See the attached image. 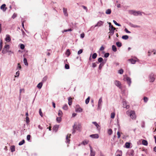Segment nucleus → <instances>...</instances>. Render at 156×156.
I'll return each instance as SVG.
<instances>
[{"instance_id":"32","label":"nucleus","mask_w":156,"mask_h":156,"mask_svg":"<svg viewBox=\"0 0 156 156\" xmlns=\"http://www.w3.org/2000/svg\"><path fill=\"white\" fill-rule=\"evenodd\" d=\"M107 14H110L111 13V10L110 9H108L105 12Z\"/></svg>"},{"instance_id":"37","label":"nucleus","mask_w":156,"mask_h":156,"mask_svg":"<svg viewBox=\"0 0 156 156\" xmlns=\"http://www.w3.org/2000/svg\"><path fill=\"white\" fill-rule=\"evenodd\" d=\"M90 97H88L87 98L86 100L85 103L86 104H87L89 103L90 101Z\"/></svg>"},{"instance_id":"3","label":"nucleus","mask_w":156,"mask_h":156,"mask_svg":"<svg viewBox=\"0 0 156 156\" xmlns=\"http://www.w3.org/2000/svg\"><path fill=\"white\" fill-rule=\"evenodd\" d=\"M129 13L134 16H137L139 15H142V12L140 11H136L134 10H129L128 11Z\"/></svg>"},{"instance_id":"2","label":"nucleus","mask_w":156,"mask_h":156,"mask_svg":"<svg viewBox=\"0 0 156 156\" xmlns=\"http://www.w3.org/2000/svg\"><path fill=\"white\" fill-rule=\"evenodd\" d=\"M109 24V30L110 31L108 33L110 35L112 36L114 34L115 32V28H114L113 26L112 25L111 23L109 22L108 23Z\"/></svg>"},{"instance_id":"10","label":"nucleus","mask_w":156,"mask_h":156,"mask_svg":"<svg viewBox=\"0 0 156 156\" xmlns=\"http://www.w3.org/2000/svg\"><path fill=\"white\" fill-rule=\"evenodd\" d=\"M123 105L124 108H125L127 109H128L129 108V106L128 105H127L126 102V101H123Z\"/></svg>"},{"instance_id":"43","label":"nucleus","mask_w":156,"mask_h":156,"mask_svg":"<svg viewBox=\"0 0 156 156\" xmlns=\"http://www.w3.org/2000/svg\"><path fill=\"white\" fill-rule=\"evenodd\" d=\"M97 56V54L96 53H94L92 56V58H96Z\"/></svg>"},{"instance_id":"34","label":"nucleus","mask_w":156,"mask_h":156,"mask_svg":"<svg viewBox=\"0 0 156 156\" xmlns=\"http://www.w3.org/2000/svg\"><path fill=\"white\" fill-rule=\"evenodd\" d=\"M11 151L13 152L15 151V147L14 146H11L10 147Z\"/></svg>"},{"instance_id":"53","label":"nucleus","mask_w":156,"mask_h":156,"mask_svg":"<svg viewBox=\"0 0 156 156\" xmlns=\"http://www.w3.org/2000/svg\"><path fill=\"white\" fill-rule=\"evenodd\" d=\"M88 143V141H84L83 142L82 144H84V145H85L86 144H87Z\"/></svg>"},{"instance_id":"11","label":"nucleus","mask_w":156,"mask_h":156,"mask_svg":"<svg viewBox=\"0 0 156 156\" xmlns=\"http://www.w3.org/2000/svg\"><path fill=\"white\" fill-rule=\"evenodd\" d=\"M154 75L153 73L151 74L150 75V81L151 82H153L155 80Z\"/></svg>"},{"instance_id":"36","label":"nucleus","mask_w":156,"mask_h":156,"mask_svg":"<svg viewBox=\"0 0 156 156\" xmlns=\"http://www.w3.org/2000/svg\"><path fill=\"white\" fill-rule=\"evenodd\" d=\"M112 132H112V130L111 129H109L108 130V133L110 135H112Z\"/></svg>"},{"instance_id":"45","label":"nucleus","mask_w":156,"mask_h":156,"mask_svg":"<svg viewBox=\"0 0 156 156\" xmlns=\"http://www.w3.org/2000/svg\"><path fill=\"white\" fill-rule=\"evenodd\" d=\"M109 55V53H106L104 54V57L105 58H107L108 57Z\"/></svg>"},{"instance_id":"54","label":"nucleus","mask_w":156,"mask_h":156,"mask_svg":"<svg viewBox=\"0 0 156 156\" xmlns=\"http://www.w3.org/2000/svg\"><path fill=\"white\" fill-rule=\"evenodd\" d=\"M72 31V30L71 29H69L67 30H64V32H67L68 31Z\"/></svg>"},{"instance_id":"18","label":"nucleus","mask_w":156,"mask_h":156,"mask_svg":"<svg viewBox=\"0 0 156 156\" xmlns=\"http://www.w3.org/2000/svg\"><path fill=\"white\" fill-rule=\"evenodd\" d=\"M64 62L66 64L65 65V68L66 69H68L69 68V66L68 64H67V63H68L67 61V59H66V60L64 61Z\"/></svg>"},{"instance_id":"23","label":"nucleus","mask_w":156,"mask_h":156,"mask_svg":"<svg viewBox=\"0 0 156 156\" xmlns=\"http://www.w3.org/2000/svg\"><path fill=\"white\" fill-rule=\"evenodd\" d=\"M5 41H6L9 42L11 41V38L10 37L9 35H7L6 36V37L5 39Z\"/></svg>"},{"instance_id":"51","label":"nucleus","mask_w":156,"mask_h":156,"mask_svg":"<svg viewBox=\"0 0 156 156\" xmlns=\"http://www.w3.org/2000/svg\"><path fill=\"white\" fill-rule=\"evenodd\" d=\"M39 113L40 115L42 117L43 116V113L41 112V108H40L39 110Z\"/></svg>"},{"instance_id":"62","label":"nucleus","mask_w":156,"mask_h":156,"mask_svg":"<svg viewBox=\"0 0 156 156\" xmlns=\"http://www.w3.org/2000/svg\"><path fill=\"white\" fill-rule=\"evenodd\" d=\"M85 36V34L84 33H83L80 34V37L81 38H83Z\"/></svg>"},{"instance_id":"47","label":"nucleus","mask_w":156,"mask_h":156,"mask_svg":"<svg viewBox=\"0 0 156 156\" xmlns=\"http://www.w3.org/2000/svg\"><path fill=\"white\" fill-rule=\"evenodd\" d=\"M144 100L145 102H147L148 100V98L147 97H144Z\"/></svg>"},{"instance_id":"27","label":"nucleus","mask_w":156,"mask_h":156,"mask_svg":"<svg viewBox=\"0 0 156 156\" xmlns=\"http://www.w3.org/2000/svg\"><path fill=\"white\" fill-rule=\"evenodd\" d=\"M122 38L124 40H126L129 38V36L127 35H123L122 36Z\"/></svg>"},{"instance_id":"25","label":"nucleus","mask_w":156,"mask_h":156,"mask_svg":"<svg viewBox=\"0 0 156 156\" xmlns=\"http://www.w3.org/2000/svg\"><path fill=\"white\" fill-rule=\"evenodd\" d=\"M142 144H143L146 146H147L148 144L147 141L144 140H143L142 141Z\"/></svg>"},{"instance_id":"9","label":"nucleus","mask_w":156,"mask_h":156,"mask_svg":"<svg viewBox=\"0 0 156 156\" xmlns=\"http://www.w3.org/2000/svg\"><path fill=\"white\" fill-rule=\"evenodd\" d=\"M115 84L116 86L119 87L120 88H121V84L119 81L118 80H115Z\"/></svg>"},{"instance_id":"24","label":"nucleus","mask_w":156,"mask_h":156,"mask_svg":"<svg viewBox=\"0 0 156 156\" xmlns=\"http://www.w3.org/2000/svg\"><path fill=\"white\" fill-rule=\"evenodd\" d=\"M72 98H71V97H69L68 99V104L69 105H72Z\"/></svg>"},{"instance_id":"6","label":"nucleus","mask_w":156,"mask_h":156,"mask_svg":"<svg viewBox=\"0 0 156 156\" xmlns=\"http://www.w3.org/2000/svg\"><path fill=\"white\" fill-rule=\"evenodd\" d=\"M152 53H153L154 55H155L156 54V49H151L149 50L148 51V56H150Z\"/></svg>"},{"instance_id":"4","label":"nucleus","mask_w":156,"mask_h":156,"mask_svg":"<svg viewBox=\"0 0 156 156\" xmlns=\"http://www.w3.org/2000/svg\"><path fill=\"white\" fill-rule=\"evenodd\" d=\"M81 127V125L80 124H79L78 126L77 127V125L75 123L73 126V133H74L75 132V130H80Z\"/></svg>"},{"instance_id":"30","label":"nucleus","mask_w":156,"mask_h":156,"mask_svg":"<svg viewBox=\"0 0 156 156\" xmlns=\"http://www.w3.org/2000/svg\"><path fill=\"white\" fill-rule=\"evenodd\" d=\"M112 50L114 51L115 52L117 51V48L115 45H112Z\"/></svg>"},{"instance_id":"44","label":"nucleus","mask_w":156,"mask_h":156,"mask_svg":"<svg viewBox=\"0 0 156 156\" xmlns=\"http://www.w3.org/2000/svg\"><path fill=\"white\" fill-rule=\"evenodd\" d=\"M20 47L21 49H23L25 48V46L23 44H20Z\"/></svg>"},{"instance_id":"28","label":"nucleus","mask_w":156,"mask_h":156,"mask_svg":"<svg viewBox=\"0 0 156 156\" xmlns=\"http://www.w3.org/2000/svg\"><path fill=\"white\" fill-rule=\"evenodd\" d=\"M63 109L66 110L68 109V107L67 104L65 105L62 107Z\"/></svg>"},{"instance_id":"35","label":"nucleus","mask_w":156,"mask_h":156,"mask_svg":"<svg viewBox=\"0 0 156 156\" xmlns=\"http://www.w3.org/2000/svg\"><path fill=\"white\" fill-rule=\"evenodd\" d=\"M42 83L41 82L38 84L37 87L39 89H41L42 87Z\"/></svg>"},{"instance_id":"5","label":"nucleus","mask_w":156,"mask_h":156,"mask_svg":"<svg viewBox=\"0 0 156 156\" xmlns=\"http://www.w3.org/2000/svg\"><path fill=\"white\" fill-rule=\"evenodd\" d=\"M104 23V22H103L101 21H99L94 26H92L90 28L91 29L93 28V29H94V28L97 27H100Z\"/></svg>"},{"instance_id":"49","label":"nucleus","mask_w":156,"mask_h":156,"mask_svg":"<svg viewBox=\"0 0 156 156\" xmlns=\"http://www.w3.org/2000/svg\"><path fill=\"white\" fill-rule=\"evenodd\" d=\"M123 72V70L122 69H121L119 70V73L120 74H122Z\"/></svg>"},{"instance_id":"29","label":"nucleus","mask_w":156,"mask_h":156,"mask_svg":"<svg viewBox=\"0 0 156 156\" xmlns=\"http://www.w3.org/2000/svg\"><path fill=\"white\" fill-rule=\"evenodd\" d=\"M116 45L118 47H120L122 46V43L120 42H116Z\"/></svg>"},{"instance_id":"46","label":"nucleus","mask_w":156,"mask_h":156,"mask_svg":"<svg viewBox=\"0 0 156 156\" xmlns=\"http://www.w3.org/2000/svg\"><path fill=\"white\" fill-rule=\"evenodd\" d=\"M115 113L114 112H113L111 114V118L112 119H113L115 117Z\"/></svg>"},{"instance_id":"16","label":"nucleus","mask_w":156,"mask_h":156,"mask_svg":"<svg viewBox=\"0 0 156 156\" xmlns=\"http://www.w3.org/2000/svg\"><path fill=\"white\" fill-rule=\"evenodd\" d=\"M63 9L64 15L66 16H68V14L67 12V9L65 8H63Z\"/></svg>"},{"instance_id":"40","label":"nucleus","mask_w":156,"mask_h":156,"mask_svg":"<svg viewBox=\"0 0 156 156\" xmlns=\"http://www.w3.org/2000/svg\"><path fill=\"white\" fill-rule=\"evenodd\" d=\"M66 54L68 56H69L70 54V50L69 49H67L66 51Z\"/></svg>"},{"instance_id":"63","label":"nucleus","mask_w":156,"mask_h":156,"mask_svg":"<svg viewBox=\"0 0 156 156\" xmlns=\"http://www.w3.org/2000/svg\"><path fill=\"white\" fill-rule=\"evenodd\" d=\"M30 135H28L27 136V140H30Z\"/></svg>"},{"instance_id":"13","label":"nucleus","mask_w":156,"mask_h":156,"mask_svg":"<svg viewBox=\"0 0 156 156\" xmlns=\"http://www.w3.org/2000/svg\"><path fill=\"white\" fill-rule=\"evenodd\" d=\"M129 25L131 27L133 28H140V27L139 26L134 25L131 23H129Z\"/></svg>"},{"instance_id":"8","label":"nucleus","mask_w":156,"mask_h":156,"mask_svg":"<svg viewBox=\"0 0 156 156\" xmlns=\"http://www.w3.org/2000/svg\"><path fill=\"white\" fill-rule=\"evenodd\" d=\"M138 59H137V60H136L135 59H128V62H129L130 63L132 64H134L135 63V62L138 61Z\"/></svg>"},{"instance_id":"60","label":"nucleus","mask_w":156,"mask_h":156,"mask_svg":"<svg viewBox=\"0 0 156 156\" xmlns=\"http://www.w3.org/2000/svg\"><path fill=\"white\" fill-rule=\"evenodd\" d=\"M117 135L118 136V139L120 137V134L119 132L118 131L117 133Z\"/></svg>"},{"instance_id":"15","label":"nucleus","mask_w":156,"mask_h":156,"mask_svg":"<svg viewBox=\"0 0 156 156\" xmlns=\"http://www.w3.org/2000/svg\"><path fill=\"white\" fill-rule=\"evenodd\" d=\"M90 136L93 138H98L99 137V135L97 134H92L90 135Z\"/></svg>"},{"instance_id":"48","label":"nucleus","mask_w":156,"mask_h":156,"mask_svg":"<svg viewBox=\"0 0 156 156\" xmlns=\"http://www.w3.org/2000/svg\"><path fill=\"white\" fill-rule=\"evenodd\" d=\"M24 63L25 65L28 66V64L27 61V59H23Z\"/></svg>"},{"instance_id":"31","label":"nucleus","mask_w":156,"mask_h":156,"mask_svg":"<svg viewBox=\"0 0 156 156\" xmlns=\"http://www.w3.org/2000/svg\"><path fill=\"white\" fill-rule=\"evenodd\" d=\"M62 112L61 110H59L58 112V115L59 117H61L62 116Z\"/></svg>"},{"instance_id":"12","label":"nucleus","mask_w":156,"mask_h":156,"mask_svg":"<svg viewBox=\"0 0 156 156\" xmlns=\"http://www.w3.org/2000/svg\"><path fill=\"white\" fill-rule=\"evenodd\" d=\"M6 5L5 4H2L0 7L1 9L3 11L5 12L6 11L7 8L5 7Z\"/></svg>"},{"instance_id":"56","label":"nucleus","mask_w":156,"mask_h":156,"mask_svg":"<svg viewBox=\"0 0 156 156\" xmlns=\"http://www.w3.org/2000/svg\"><path fill=\"white\" fill-rule=\"evenodd\" d=\"M104 63H103V62H102V63H101L100 65H99V69H101V68H102V66H103L104 65Z\"/></svg>"},{"instance_id":"61","label":"nucleus","mask_w":156,"mask_h":156,"mask_svg":"<svg viewBox=\"0 0 156 156\" xmlns=\"http://www.w3.org/2000/svg\"><path fill=\"white\" fill-rule=\"evenodd\" d=\"M26 121L27 123H28L29 122V119L28 116H26Z\"/></svg>"},{"instance_id":"26","label":"nucleus","mask_w":156,"mask_h":156,"mask_svg":"<svg viewBox=\"0 0 156 156\" xmlns=\"http://www.w3.org/2000/svg\"><path fill=\"white\" fill-rule=\"evenodd\" d=\"M52 51L50 49H48L47 50V51L46 52V55L47 56H49L51 53Z\"/></svg>"},{"instance_id":"17","label":"nucleus","mask_w":156,"mask_h":156,"mask_svg":"<svg viewBox=\"0 0 156 156\" xmlns=\"http://www.w3.org/2000/svg\"><path fill=\"white\" fill-rule=\"evenodd\" d=\"M126 80L128 84H129V86H130L131 82V79L130 78L128 77H127L126 78Z\"/></svg>"},{"instance_id":"50","label":"nucleus","mask_w":156,"mask_h":156,"mask_svg":"<svg viewBox=\"0 0 156 156\" xmlns=\"http://www.w3.org/2000/svg\"><path fill=\"white\" fill-rule=\"evenodd\" d=\"M17 16V14L15 13H14L13 15H12V18L13 19H15L16 17Z\"/></svg>"},{"instance_id":"52","label":"nucleus","mask_w":156,"mask_h":156,"mask_svg":"<svg viewBox=\"0 0 156 156\" xmlns=\"http://www.w3.org/2000/svg\"><path fill=\"white\" fill-rule=\"evenodd\" d=\"M8 51L7 50L3 49L2 51V52L3 54H5Z\"/></svg>"},{"instance_id":"64","label":"nucleus","mask_w":156,"mask_h":156,"mask_svg":"<svg viewBox=\"0 0 156 156\" xmlns=\"http://www.w3.org/2000/svg\"><path fill=\"white\" fill-rule=\"evenodd\" d=\"M92 66L93 67H95L96 66V64L95 63H93L92 64Z\"/></svg>"},{"instance_id":"20","label":"nucleus","mask_w":156,"mask_h":156,"mask_svg":"<svg viewBox=\"0 0 156 156\" xmlns=\"http://www.w3.org/2000/svg\"><path fill=\"white\" fill-rule=\"evenodd\" d=\"M92 123L93 124H94L95 126L96 127H97V128L98 129H100V126L97 123V122H92Z\"/></svg>"},{"instance_id":"14","label":"nucleus","mask_w":156,"mask_h":156,"mask_svg":"<svg viewBox=\"0 0 156 156\" xmlns=\"http://www.w3.org/2000/svg\"><path fill=\"white\" fill-rule=\"evenodd\" d=\"M59 128V126L57 125H55L52 128L53 131H55V132H57Z\"/></svg>"},{"instance_id":"55","label":"nucleus","mask_w":156,"mask_h":156,"mask_svg":"<svg viewBox=\"0 0 156 156\" xmlns=\"http://www.w3.org/2000/svg\"><path fill=\"white\" fill-rule=\"evenodd\" d=\"M2 41L1 40V41H0V51L1 50V49L2 48Z\"/></svg>"},{"instance_id":"1","label":"nucleus","mask_w":156,"mask_h":156,"mask_svg":"<svg viewBox=\"0 0 156 156\" xmlns=\"http://www.w3.org/2000/svg\"><path fill=\"white\" fill-rule=\"evenodd\" d=\"M126 114L133 119H135L136 118L134 111L129 110L126 112Z\"/></svg>"},{"instance_id":"22","label":"nucleus","mask_w":156,"mask_h":156,"mask_svg":"<svg viewBox=\"0 0 156 156\" xmlns=\"http://www.w3.org/2000/svg\"><path fill=\"white\" fill-rule=\"evenodd\" d=\"M90 155L91 156H94L95 153L93 151V149L92 147L90 146Z\"/></svg>"},{"instance_id":"57","label":"nucleus","mask_w":156,"mask_h":156,"mask_svg":"<svg viewBox=\"0 0 156 156\" xmlns=\"http://www.w3.org/2000/svg\"><path fill=\"white\" fill-rule=\"evenodd\" d=\"M127 33H130L131 32L129 31L126 28H125L124 30Z\"/></svg>"},{"instance_id":"58","label":"nucleus","mask_w":156,"mask_h":156,"mask_svg":"<svg viewBox=\"0 0 156 156\" xmlns=\"http://www.w3.org/2000/svg\"><path fill=\"white\" fill-rule=\"evenodd\" d=\"M117 151H119L120 153V154H119L116 155V156H121L122 155V151H120L119 150Z\"/></svg>"},{"instance_id":"19","label":"nucleus","mask_w":156,"mask_h":156,"mask_svg":"<svg viewBox=\"0 0 156 156\" xmlns=\"http://www.w3.org/2000/svg\"><path fill=\"white\" fill-rule=\"evenodd\" d=\"M102 102V98L101 97L99 100L98 104V108H100L101 105V103Z\"/></svg>"},{"instance_id":"7","label":"nucleus","mask_w":156,"mask_h":156,"mask_svg":"<svg viewBox=\"0 0 156 156\" xmlns=\"http://www.w3.org/2000/svg\"><path fill=\"white\" fill-rule=\"evenodd\" d=\"M83 109H82L78 105L76 106V111L78 112H81L82 111Z\"/></svg>"},{"instance_id":"41","label":"nucleus","mask_w":156,"mask_h":156,"mask_svg":"<svg viewBox=\"0 0 156 156\" xmlns=\"http://www.w3.org/2000/svg\"><path fill=\"white\" fill-rule=\"evenodd\" d=\"M126 147L127 148H129L130 147V144L129 143L126 142L125 144Z\"/></svg>"},{"instance_id":"21","label":"nucleus","mask_w":156,"mask_h":156,"mask_svg":"<svg viewBox=\"0 0 156 156\" xmlns=\"http://www.w3.org/2000/svg\"><path fill=\"white\" fill-rule=\"evenodd\" d=\"M71 135V134H68L66 136V141L68 143H69L70 142V140H69V139L70 138Z\"/></svg>"},{"instance_id":"38","label":"nucleus","mask_w":156,"mask_h":156,"mask_svg":"<svg viewBox=\"0 0 156 156\" xmlns=\"http://www.w3.org/2000/svg\"><path fill=\"white\" fill-rule=\"evenodd\" d=\"M61 117H57L56 118V121L58 123L60 122L61 121Z\"/></svg>"},{"instance_id":"42","label":"nucleus","mask_w":156,"mask_h":156,"mask_svg":"<svg viewBox=\"0 0 156 156\" xmlns=\"http://www.w3.org/2000/svg\"><path fill=\"white\" fill-rule=\"evenodd\" d=\"M25 143V140H23L22 141L20 142L19 143V145H21Z\"/></svg>"},{"instance_id":"59","label":"nucleus","mask_w":156,"mask_h":156,"mask_svg":"<svg viewBox=\"0 0 156 156\" xmlns=\"http://www.w3.org/2000/svg\"><path fill=\"white\" fill-rule=\"evenodd\" d=\"M83 52L82 49H80L78 52V54L79 55L81 54Z\"/></svg>"},{"instance_id":"33","label":"nucleus","mask_w":156,"mask_h":156,"mask_svg":"<svg viewBox=\"0 0 156 156\" xmlns=\"http://www.w3.org/2000/svg\"><path fill=\"white\" fill-rule=\"evenodd\" d=\"M9 45L8 44H6L5 46L3 49L8 51L9 50Z\"/></svg>"},{"instance_id":"39","label":"nucleus","mask_w":156,"mask_h":156,"mask_svg":"<svg viewBox=\"0 0 156 156\" xmlns=\"http://www.w3.org/2000/svg\"><path fill=\"white\" fill-rule=\"evenodd\" d=\"M113 23H114L115 25H116L118 26H119V27H120V26H121V25L120 24H119V23H118L116 22V21H115V20H113Z\"/></svg>"}]
</instances>
